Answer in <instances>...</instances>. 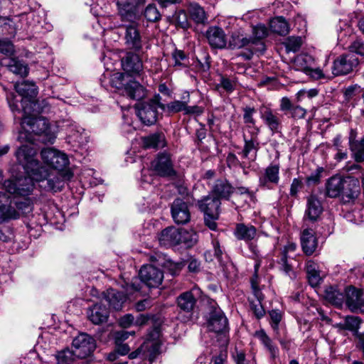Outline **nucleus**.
Returning <instances> with one entry per match:
<instances>
[{"mask_svg":"<svg viewBox=\"0 0 364 364\" xmlns=\"http://www.w3.org/2000/svg\"><path fill=\"white\" fill-rule=\"evenodd\" d=\"M36 150L27 145H21L16 151V157L26 173L28 175L15 180H6L4 186L6 191L20 196H29L34 188V181H43L48 175V169L36 159Z\"/></svg>","mask_w":364,"mask_h":364,"instance_id":"f257e3e1","label":"nucleus"},{"mask_svg":"<svg viewBox=\"0 0 364 364\" xmlns=\"http://www.w3.org/2000/svg\"><path fill=\"white\" fill-rule=\"evenodd\" d=\"M129 50L122 58V66L126 73H117L112 79L113 86L132 100H139L146 95V90L129 75H139L143 70L141 59L137 53Z\"/></svg>","mask_w":364,"mask_h":364,"instance_id":"f03ea898","label":"nucleus"},{"mask_svg":"<svg viewBox=\"0 0 364 364\" xmlns=\"http://www.w3.org/2000/svg\"><path fill=\"white\" fill-rule=\"evenodd\" d=\"M16 92H7L6 88L4 90L6 92V100L11 110L20 112L21 108L23 113H29L30 112H38L47 113L50 112L52 105L51 100L53 98L43 100L41 102L36 101L35 98L38 95L37 86L33 82L23 81L22 82L16 83L14 85Z\"/></svg>","mask_w":364,"mask_h":364,"instance_id":"7ed1b4c3","label":"nucleus"},{"mask_svg":"<svg viewBox=\"0 0 364 364\" xmlns=\"http://www.w3.org/2000/svg\"><path fill=\"white\" fill-rule=\"evenodd\" d=\"M39 112H30L23 113L21 122V130L19 132L18 139L21 142H27L25 145L33 147L34 141L38 140L43 143L53 144L56 138V132L48 121L42 117H37Z\"/></svg>","mask_w":364,"mask_h":364,"instance_id":"20e7f679","label":"nucleus"},{"mask_svg":"<svg viewBox=\"0 0 364 364\" xmlns=\"http://www.w3.org/2000/svg\"><path fill=\"white\" fill-rule=\"evenodd\" d=\"M161 100L159 94L155 95L151 100L141 103L137 107L136 114L144 124L150 126L156 123L158 109H165V105L161 102Z\"/></svg>","mask_w":364,"mask_h":364,"instance_id":"39448f33","label":"nucleus"},{"mask_svg":"<svg viewBox=\"0 0 364 364\" xmlns=\"http://www.w3.org/2000/svg\"><path fill=\"white\" fill-rule=\"evenodd\" d=\"M113 2L123 23L140 21L143 9L134 0H113Z\"/></svg>","mask_w":364,"mask_h":364,"instance_id":"423d86ee","label":"nucleus"},{"mask_svg":"<svg viewBox=\"0 0 364 364\" xmlns=\"http://www.w3.org/2000/svg\"><path fill=\"white\" fill-rule=\"evenodd\" d=\"M122 27L124 30V45L129 50L139 53L145 44V38L139 30V21L123 23Z\"/></svg>","mask_w":364,"mask_h":364,"instance_id":"0eeeda50","label":"nucleus"},{"mask_svg":"<svg viewBox=\"0 0 364 364\" xmlns=\"http://www.w3.org/2000/svg\"><path fill=\"white\" fill-rule=\"evenodd\" d=\"M41 156L46 165L58 172L70 171L68 168L70 164L69 159L65 153L53 148H46L41 150Z\"/></svg>","mask_w":364,"mask_h":364,"instance_id":"6e6552de","label":"nucleus"},{"mask_svg":"<svg viewBox=\"0 0 364 364\" xmlns=\"http://www.w3.org/2000/svg\"><path fill=\"white\" fill-rule=\"evenodd\" d=\"M279 164H270L258 176V187L262 190H273L279 182Z\"/></svg>","mask_w":364,"mask_h":364,"instance_id":"1a4fd4ad","label":"nucleus"},{"mask_svg":"<svg viewBox=\"0 0 364 364\" xmlns=\"http://www.w3.org/2000/svg\"><path fill=\"white\" fill-rule=\"evenodd\" d=\"M358 63V58L353 53L341 55L333 60L332 73L335 76L348 75L354 70Z\"/></svg>","mask_w":364,"mask_h":364,"instance_id":"9d476101","label":"nucleus"},{"mask_svg":"<svg viewBox=\"0 0 364 364\" xmlns=\"http://www.w3.org/2000/svg\"><path fill=\"white\" fill-rule=\"evenodd\" d=\"M73 347L77 358H85L95 350V340L87 333H80L73 341Z\"/></svg>","mask_w":364,"mask_h":364,"instance_id":"9b49d317","label":"nucleus"},{"mask_svg":"<svg viewBox=\"0 0 364 364\" xmlns=\"http://www.w3.org/2000/svg\"><path fill=\"white\" fill-rule=\"evenodd\" d=\"M270 33V29L263 23H258L252 27V35L250 36L252 42V53L262 55L266 50L264 39Z\"/></svg>","mask_w":364,"mask_h":364,"instance_id":"f8f14e48","label":"nucleus"},{"mask_svg":"<svg viewBox=\"0 0 364 364\" xmlns=\"http://www.w3.org/2000/svg\"><path fill=\"white\" fill-rule=\"evenodd\" d=\"M141 281L149 288L158 287L164 278L163 272L153 264H145L139 272Z\"/></svg>","mask_w":364,"mask_h":364,"instance_id":"ddd939ff","label":"nucleus"},{"mask_svg":"<svg viewBox=\"0 0 364 364\" xmlns=\"http://www.w3.org/2000/svg\"><path fill=\"white\" fill-rule=\"evenodd\" d=\"M151 166L160 176L173 177L176 175L171 155L167 152L158 154L156 159L151 162Z\"/></svg>","mask_w":364,"mask_h":364,"instance_id":"4468645a","label":"nucleus"},{"mask_svg":"<svg viewBox=\"0 0 364 364\" xmlns=\"http://www.w3.org/2000/svg\"><path fill=\"white\" fill-rule=\"evenodd\" d=\"M208 328L210 331L217 333H223L228 331V318L219 307L212 306L208 320Z\"/></svg>","mask_w":364,"mask_h":364,"instance_id":"2eb2a0df","label":"nucleus"},{"mask_svg":"<svg viewBox=\"0 0 364 364\" xmlns=\"http://www.w3.org/2000/svg\"><path fill=\"white\" fill-rule=\"evenodd\" d=\"M73 177V173L70 171H66L64 173L58 172L55 175H50L48 173L46 177L41 183L40 186L47 191L58 192L60 191L65 185V180H70Z\"/></svg>","mask_w":364,"mask_h":364,"instance_id":"dca6fc26","label":"nucleus"},{"mask_svg":"<svg viewBox=\"0 0 364 364\" xmlns=\"http://www.w3.org/2000/svg\"><path fill=\"white\" fill-rule=\"evenodd\" d=\"M360 194V183L358 178L353 176H346L343 188L339 197L343 203H353Z\"/></svg>","mask_w":364,"mask_h":364,"instance_id":"f3484780","label":"nucleus"},{"mask_svg":"<svg viewBox=\"0 0 364 364\" xmlns=\"http://www.w3.org/2000/svg\"><path fill=\"white\" fill-rule=\"evenodd\" d=\"M260 118L272 134L281 132L282 119L271 108L262 107L259 109Z\"/></svg>","mask_w":364,"mask_h":364,"instance_id":"a211bd4d","label":"nucleus"},{"mask_svg":"<svg viewBox=\"0 0 364 364\" xmlns=\"http://www.w3.org/2000/svg\"><path fill=\"white\" fill-rule=\"evenodd\" d=\"M171 215L177 224H186L191 220V213L188 204L181 198L173 200L171 207Z\"/></svg>","mask_w":364,"mask_h":364,"instance_id":"6ab92c4d","label":"nucleus"},{"mask_svg":"<svg viewBox=\"0 0 364 364\" xmlns=\"http://www.w3.org/2000/svg\"><path fill=\"white\" fill-rule=\"evenodd\" d=\"M200 294V291L198 288H193L190 291L181 294L176 300L178 307L181 311L191 313L196 306Z\"/></svg>","mask_w":364,"mask_h":364,"instance_id":"aec40b11","label":"nucleus"},{"mask_svg":"<svg viewBox=\"0 0 364 364\" xmlns=\"http://www.w3.org/2000/svg\"><path fill=\"white\" fill-rule=\"evenodd\" d=\"M357 131L351 129L348 136L349 149L352 158L357 163L364 162V136L360 139H357Z\"/></svg>","mask_w":364,"mask_h":364,"instance_id":"412c9836","label":"nucleus"},{"mask_svg":"<svg viewBox=\"0 0 364 364\" xmlns=\"http://www.w3.org/2000/svg\"><path fill=\"white\" fill-rule=\"evenodd\" d=\"M205 37L209 45L213 48L223 49L226 47V34L220 27L210 26L205 32Z\"/></svg>","mask_w":364,"mask_h":364,"instance_id":"4be33fe9","label":"nucleus"},{"mask_svg":"<svg viewBox=\"0 0 364 364\" xmlns=\"http://www.w3.org/2000/svg\"><path fill=\"white\" fill-rule=\"evenodd\" d=\"M63 127L66 128L70 141L77 143L80 146L87 143L88 136L85 130L81 127L69 120L65 121Z\"/></svg>","mask_w":364,"mask_h":364,"instance_id":"5701e85b","label":"nucleus"},{"mask_svg":"<svg viewBox=\"0 0 364 364\" xmlns=\"http://www.w3.org/2000/svg\"><path fill=\"white\" fill-rule=\"evenodd\" d=\"M323 212L321 201L314 195L309 196L306 199V208L304 218L305 220L316 222Z\"/></svg>","mask_w":364,"mask_h":364,"instance_id":"b1692460","label":"nucleus"},{"mask_svg":"<svg viewBox=\"0 0 364 364\" xmlns=\"http://www.w3.org/2000/svg\"><path fill=\"white\" fill-rule=\"evenodd\" d=\"M301 245L303 252L306 255H311L318 247V239L315 232L311 228H305L301 234Z\"/></svg>","mask_w":364,"mask_h":364,"instance_id":"393cba45","label":"nucleus"},{"mask_svg":"<svg viewBox=\"0 0 364 364\" xmlns=\"http://www.w3.org/2000/svg\"><path fill=\"white\" fill-rule=\"evenodd\" d=\"M229 47L231 49H240L245 48L248 50L246 54V59H251L255 53H252V42L250 38H247L240 31H235L232 33L230 40L229 41Z\"/></svg>","mask_w":364,"mask_h":364,"instance_id":"a878e982","label":"nucleus"},{"mask_svg":"<svg viewBox=\"0 0 364 364\" xmlns=\"http://www.w3.org/2000/svg\"><path fill=\"white\" fill-rule=\"evenodd\" d=\"M89 320L94 324L98 325L107 321L109 311L105 304L97 303L90 307L87 311Z\"/></svg>","mask_w":364,"mask_h":364,"instance_id":"bb28decb","label":"nucleus"},{"mask_svg":"<svg viewBox=\"0 0 364 364\" xmlns=\"http://www.w3.org/2000/svg\"><path fill=\"white\" fill-rule=\"evenodd\" d=\"M10 203L8 196L0 192V223L19 218V213Z\"/></svg>","mask_w":364,"mask_h":364,"instance_id":"cd10ccee","label":"nucleus"},{"mask_svg":"<svg viewBox=\"0 0 364 364\" xmlns=\"http://www.w3.org/2000/svg\"><path fill=\"white\" fill-rule=\"evenodd\" d=\"M344 296V303L351 311H362L363 299L360 290L353 287H349L346 288Z\"/></svg>","mask_w":364,"mask_h":364,"instance_id":"c85d7f7f","label":"nucleus"},{"mask_svg":"<svg viewBox=\"0 0 364 364\" xmlns=\"http://www.w3.org/2000/svg\"><path fill=\"white\" fill-rule=\"evenodd\" d=\"M235 188L226 179H218L215 181L211 193L217 198L229 200Z\"/></svg>","mask_w":364,"mask_h":364,"instance_id":"c756f323","label":"nucleus"},{"mask_svg":"<svg viewBox=\"0 0 364 364\" xmlns=\"http://www.w3.org/2000/svg\"><path fill=\"white\" fill-rule=\"evenodd\" d=\"M221 202L219 198H217L215 196H205L203 199L198 201V206L200 211L204 214H210L215 215H219L220 207Z\"/></svg>","mask_w":364,"mask_h":364,"instance_id":"7c9ffc66","label":"nucleus"},{"mask_svg":"<svg viewBox=\"0 0 364 364\" xmlns=\"http://www.w3.org/2000/svg\"><path fill=\"white\" fill-rule=\"evenodd\" d=\"M346 176L335 175L329 178L326 183V195L330 198L339 197L343 188Z\"/></svg>","mask_w":364,"mask_h":364,"instance_id":"2f4dec72","label":"nucleus"},{"mask_svg":"<svg viewBox=\"0 0 364 364\" xmlns=\"http://www.w3.org/2000/svg\"><path fill=\"white\" fill-rule=\"evenodd\" d=\"M104 299L110 307L119 311L126 301L127 296L124 293L116 289H109L104 293Z\"/></svg>","mask_w":364,"mask_h":364,"instance_id":"473e14b6","label":"nucleus"},{"mask_svg":"<svg viewBox=\"0 0 364 364\" xmlns=\"http://www.w3.org/2000/svg\"><path fill=\"white\" fill-rule=\"evenodd\" d=\"M180 229L168 227L161 231L159 240L161 245L171 246L180 244Z\"/></svg>","mask_w":364,"mask_h":364,"instance_id":"72a5a7b5","label":"nucleus"},{"mask_svg":"<svg viewBox=\"0 0 364 364\" xmlns=\"http://www.w3.org/2000/svg\"><path fill=\"white\" fill-rule=\"evenodd\" d=\"M234 235L237 240L249 242L256 237L257 229L252 225L238 223L236 225Z\"/></svg>","mask_w":364,"mask_h":364,"instance_id":"f704fd0d","label":"nucleus"},{"mask_svg":"<svg viewBox=\"0 0 364 364\" xmlns=\"http://www.w3.org/2000/svg\"><path fill=\"white\" fill-rule=\"evenodd\" d=\"M143 146L146 149H162L166 146L164 134L156 132L142 138Z\"/></svg>","mask_w":364,"mask_h":364,"instance_id":"c9c22d12","label":"nucleus"},{"mask_svg":"<svg viewBox=\"0 0 364 364\" xmlns=\"http://www.w3.org/2000/svg\"><path fill=\"white\" fill-rule=\"evenodd\" d=\"M255 336L262 343L266 350L269 352L270 358L274 360L279 355V348L276 346L272 339L267 336L263 329L257 331Z\"/></svg>","mask_w":364,"mask_h":364,"instance_id":"e433bc0d","label":"nucleus"},{"mask_svg":"<svg viewBox=\"0 0 364 364\" xmlns=\"http://www.w3.org/2000/svg\"><path fill=\"white\" fill-rule=\"evenodd\" d=\"M306 272L309 283L311 287H314L321 284L322 277L318 270V265L316 262L311 260L308 261L306 264Z\"/></svg>","mask_w":364,"mask_h":364,"instance_id":"4c0bfd02","label":"nucleus"},{"mask_svg":"<svg viewBox=\"0 0 364 364\" xmlns=\"http://www.w3.org/2000/svg\"><path fill=\"white\" fill-rule=\"evenodd\" d=\"M270 32L280 36H286L289 32V25L282 16L272 18L269 22Z\"/></svg>","mask_w":364,"mask_h":364,"instance_id":"58836bf2","label":"nucleus"},{"mask_svg":"<svg viewBox=\"0 0 364 364\" xmlns=\"http://www.w3.org/2000/svg\"><path fill=\"white\" fill-rule=\"evenodd\" d=\"M361 319L358 316H347L343 321L336 323V326L339 330H348L357 333L360 328Z\"/></svg>","mask_w":364,"mask_h":364,"instance_id":"ea45409f","label":"nucleus"},{"mask_svg":"<svg viewBox=\"0 0 364 364\" xmlns=\"http://www.w3.org/2000/svg\"><path fill=\"white\" fill-rule=\"evenodd\" d=\"M325 298L329 303L336 306H341L345 301L344 293L331 286L326 289Z\"/></svg>","mask_w":364,"mask_h":364,"instance_id":"a19ab883","label":"nucleus"},{"mask_svg":"<svg viewBox=\"0 0 364 364\" xmlns=\"http://www.w3.org/2000/svg\"><path fill=\"white\" fill-rule=\"evenodd\" d=\"M245 145L241 152L242 157L245 159L250 158L254 161L257 156V151L259 149V143L257 139H247L245 134L243 135Z\"/></svg>","mask_w":364,"mask_h":364,"instance_id":"79ce46f5","label":"nucleus"},{"mask_svg":"<svg viewBox=\"0 0 364 364\" xmlns=\"http://www.w3.org/2000/svg\"><path fill=\"white\" fill-rule=\"evenodd\" d=\"M189 15L196 23H203L207 20L206 14L198 3L191 2L188 4Z\"/></svg>","mask_w":364,"mask_h":364,"instance_id":"37998d69","label":"nucleus"},{"mask_svg":"<svg viewBox=\"0 0 364 364\" xmlns=\"http://www.w3.org/2000/svg\"><path fill=\"white\" fill-rule=\"evenodd\" d=\"M6 65L11 72L21 77H25L28 73L27 65L23 60H20L18 58L9 59Z\"/></svg>","mask_w":364,"mask_h":364,"instance_id":"c03bdc74","label":"nucleus"},{"mask_svg":"<svg viewBox=\"0 0 364 364\" xmlns=\"http://www.w3.org/2000/svg\"><path fill=\"white\" fill-rule=\"evenodd\" d=\"M313 58L307 54L298 55L294 60V66L296 70L307 73L313 63Z\"/></svg>","mask_w":364,"mask_h":364,"instance_id":"a18cd8bd","label":"nucleus"},{"mask_svg":"<svg viewBox=\"0 0 364 364\" xmlns=\"http://www.w3.org/2000/svg\"><path fill=\"white\" fill-rule=\"evenodd\" d=\"M180 244H184L187 247H193L198 240V234L193 230L180 229Z\"/></svg>","mask_w":364,"mask_h":364,"instance_id":"49530a36","label":"nucleus"},{"mask_svg":"<svg viewBox=\"0 0 364 364\" xmlns=\"http://www.w3.org/2000/svg\"><path fill=\"white\" fill-rule=\"evenodd\" d=\"M57 364H72L77 358L74 350L65 348L55 355Z\"/></svg>","mask_w":364,"mask_h":364,"instance_id":"de8ad7c7","label":"nucleus"},{"mask_svg":"<svg viewBox=\"0 0 364 364\" xmlns=\"http://www.w3.org/2000/svg\"><path fill=\"white\" fill-rule=\"evenodd\" d=\"M189 100L190 96L189 94H187L183 97V101L174 100L171 102L165 105V109L166 108L167 111L170 113L184 112L186 103H188Z\"/></svg>","mask_w":364,"mask_h":364,"instance_id":"09e8293b","label":"nucleus"},{"mask_svg":"<svg viewBox=\"0 0 364 364\" xmlns=\"http://www.w3.org/2000/svg\"><path fill=\"white\" fill-rule=\"evenodd\" d=\"M144 18L150 22H156L161 19V14L156 6L154 4H149L144 10H143Z\"/></svg>","mask_w":364,"mask_h":364,"instance_id":"8fccbe9b","label":"nucleus"},{"mask_svg":"<svg viewBox=\"0 0 364 364\" xmlns=\"http://www.w3.org/2000/svg\"><path fill=\"white\" fill-rule=\"evenodd\" d=\"M237 78L236 77H228L222 75L220 80L218 87L223 88L227 93H232L236 88Z\"/></svg>","mask_w":364,"mask_h":364,"instance_id":"3c124183","label":"nucleus"},{"mask_svg":"<svg viewBox=\"0 0 364 364\" xmlns=\"http://www.w3.org/2000/svg\"><path fill=\"white\" fill-rule=\"evenodd\" d=\"M284 45L287 53H296L299 50L302 45V38L300 36H289L287 38Z\"/></svg>","mask_w":364,"mask_h":364,"instance_id":"603ef678","label":"nucleus"},{"mask_svg":"<svg viewBox=\"0 0 364 364\" xmlns=\"http://www.w3.org/2000/svg\"><path fill=\"white\" fill-rule=\"evenodd\" d=\"M175 19L177 25L183 28L187 29L190 27V23L187 13L184 10H179L175 14Z\"/></svg>","mask_w":364,"mask_h":364,"instance_id":"864d4df0","label":"nucleus"},{"mask_svg":"<svg viewBox=\"0 0 364 364\" xmlns=\"http://www.w3.org/2000/svg\"><path fill=\"white\" fill-rule=\"evenodd\" d=\"M175 66L186 67L188 59L183 50L176 49L172 53Z\"/></svg>","mask_w":364,"mask_h":364,"instance_id":"5fc2aeb1","label":"nucleus"},{"mask_svg":"<svg viewBox=\"0 0 364 364\" xmlns=\"http://www.w3.org/2000/svg\"><path fill=\"white\" fill-rule=\"evenodd\" d=\"M243 111V122L245 124H256V120L254 118V114L256 113L255 107L246 106L242 108Z\"/></svg>","mask_w":364,"mask_h":364,"instance_id":"6e6d98bb","label":"nucleus"},{"mask_svg":"<svg viewBox=\"0 0 364 364\" xmlns=\"http://www.w3.org/2000/svg\"><path fill=\"white\" fill-rule=\"evenodd\" d=\"M250 309L257 318L260 319L265 314L262 301L250 300Z\"/></svg>","mask_w":364,"mask_h":364,"instance_id":"4d7b16f0","label":"nucleus"},{"mask_svg":"<svg viewBox=\"0 0 364 364\" xmlns=\"http://www.w3.org/2000/svg\"><path fill=\"white\" fill-rule=\"evenodd\" d=\"M348 220L355 223H360L364 220V208L360 207L358 209L353 210L347 215Z\"/></svg>","mask_w":364,"mask_h":364,"instance_id":"13d9d810","label":"nucleus"},{"mask_svg":"<svg viewBox=\"0 0 364 364\" xmlns=\"http://www.w3.org/2000/svg\"><path fill=\"white\" fill-rule=\"evenodd\" d=\"M280 269L287 275H290L292 272L291 266L288 263L287 255L286 252H282L281 257L278 261Z\"/></svg>","mask_w":364,"mask_h":364,"instance_id":"bf43d9fd","label":"nucleus"},{"mask_svg":"<svg viewBox=\"0 0 364 364\" xmlns=\"http://www.w3.org/2000/svg\"><path fill=\"white\" fill-rule=\"evenodd\" d=\"M269 316L271 319V326L274 331L278 330L279 323L282 319V314L278 310H272L269 311Z\"/></svg>","mask_w":364,"mask_h":364,"instance_id":"052dcab7","label":"nucleus"},{"mask_svg":"<svg viewBox=\"0 0 364 364\" xmlns=\"http://www.w3.org/2000/svg\"><path fill=\"white\" fill-rule=\"evenodd\" d=\"M323 171V168H318L314 172L306 177V183L308 186L315 185L319 183L321 179V173Z\"/></svg>","mask_w":364,"mask_h":364,"instance_id":"680f3d73","label":"nucleus"},{"mask_svg":"<svg viewBox=\"0 0 364 364\" xmlns=\"http://www.w3.org/2000/svg\"><path fill=\"white\" fill-rule=\"evenodd\" d=\"M348 53H353L364 56V43L360 41H354L350 46V52Z\"/></svg>","mask_w":364,"mask_h":364,"instance_id":"e2e57ef3","label":"nucleus"},{"mask_svg":"<svg viewBox=\"0 0 364 364\" xmlns=\"http://www.w3.org/2000/svg\"><path fill=\"white\" fill-rule=\"evenodd\" d=\"M289 114L295 119H303L306 116V110L299 105H294Z\"/></svg>","mask_w":364,"mask_h":364,"instance_id":"0e129e2a","label":"nucleus"},{"mask_svg":"<svg viewBox=\"0 0 364 364\" xmlns=\"http://www.w3.org/2000/svg\"><path fill=\"white\" fill-rule=\"evenodd\" d=\"M14 51V45L9 41H0V53L11 55Z\"/></svg>","mask_w":364,"mask_h":364,"instance_id":"69168bd1","label":"nucleus"},{"mask_svg":"<svg viewBox=\"0 0 364 364\" xmlns=\"http://www.w3.org/2000/svg\"><path fill=\"white\" fill-rule=\"evenodd\" d=\"M233 358L236 364H255L253 359H247L245 354L242 351H237Z\"/></svg>","mask_w":364,"mask_h":364,"instance_id":"338daca9","label":"nucleus"},{"mask_svg":"<svg viewBox=\"0 0 364 364\" xmlns=\"http://www.w3.org/2000/svg\"><path fill=\"white\" fill-rule=\"evenodd\" d=\"M219 215L204 214L205 224L212 230H215L217 228V223L215 220L218 218Z\"/></svg>","mask_w":364,"mask_h":364,"instance_id":"774afa93","label":"nucleus"}]
</instances>
